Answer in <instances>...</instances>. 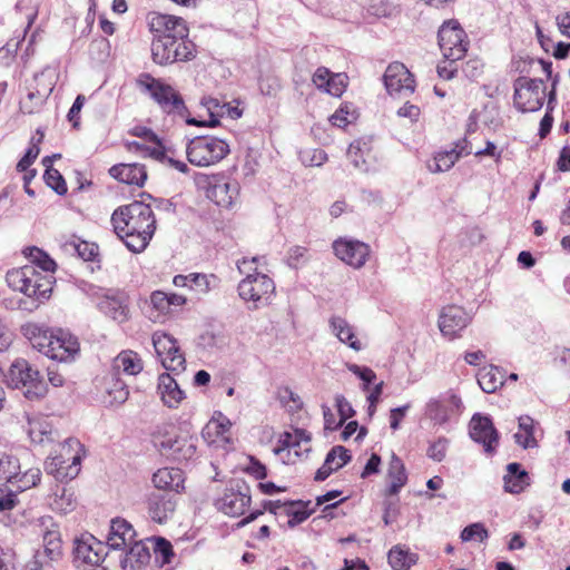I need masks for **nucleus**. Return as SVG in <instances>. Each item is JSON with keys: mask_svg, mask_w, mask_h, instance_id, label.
Wrapping results in <instances>:
<instances>
[{"mask_svg": "<svg viewBox=\"0 0 570 570\" xmlns=\"http://www.w3.org/2000/svg\"><path fill=\"white\" fill-rule=\"evenodd\" d=\"M261 257L243 258L237 261V268L245 277L237 286L240 299L249 309H259L272 303L275 296V283L266 274L257 271Z\"/></svg>", "mask_w": 570, "mask_h": 570, "instance_id": "f03ea898", "label": "nucleus"}, {"mask_svg": "<svg viewBox=\"0 0 570 570\" xmlns=\"http://www.w3.org/2000/svg\"><path fill=\"white\" fill-rule=\"evenodd\" d=\"M198 439L187 431H176L171 425H164L153 434V443L158 451L175 461L183 462L196 456Z\"/></svg>", "mask_w": 570, "mask_h": 570, "instance_id": "39448f33", "label": "nucleus"}, {"mask_svg": "<svg viewBox=\"0 0 570 570\" xmlns=\"http://www.w3.org/2000/svg\"><path fill=\"white\" fill-rule=\"evenodd\" d=\"M147 512L154 522L166 523L175 513L177 501L174 495L150 493L146 500Z\"/></svg>", "mask_w": 570, "mask_h": 570, "instance_id": "5701e85b", "label": "nucleus"}, {"mask_svg": "<svg viewBox=\"0 0 570 570\" xmlns=\"http://www.w3.org/2000/svg\"><path fill=\"white\" fill-rule=\"evenodd\" d=\"M52 90L53 83L51 81H49L48 85L43 87V90H31L27 98L21 101V110L28 115L35 114L39 108L43 106Z\"/></svg>", "mask_w": 570, "mask_h": 570, "instance_id": "ea45409f", "label": "nucleus"}, {"mask_svg": "<svg viewBox=\"0 0 570 570\" xmlns=\"http://www.w3.org/2000/svg\"><path fill=\"white\" fill-rule=\"evenodd\" d=\"M8 383L12 389L20 390L28 400H39L47 394V383L39 371L26 360L14 361L8 373Z\"/></svg>", "mask_w": 570, "mask_h": 570, "instance_id": "0eeeda50", "label": "nucleus"}, {"mask_svg": "<svg viewBox=\"0 0 570 570\" xmlns=\"http://www.w3.org/2000/svg\"><path fill=\"white\" fill-rule=\"evenodd\" d=\"M82 456L81 443L77 439L69 438L59 444L53 454L47 458L45 471L58 482L72 480L80 472Z\"/></svg>", "mask_w": 570, "mask_h": 570, "instance_id": "20e7f679", "label": "nucleus"}, {"mask_svg": "<svg viewBox=\"0 0 570 570\" xmlns=\"http://www.w3.org/2000/svg\"><path fill=\"white\" fill-rule=\"evenodd\" d=\"M202 105L207 110L208 120L190 117L186 118V124L199 127H216L219 125V119L225 116L226 102H220L218 99L213 97H205L202 99Z\"/></svg>", "mask_w": 570, "mask_h": 570, "instance_id": "c756f323", "label": "nucleus"}, {"mask_svg": "<svg viewBox=\"0 0 570 570\" xmlns=\"http://www.w3.org/2000/svg\"><path fill=\"white\" fill-rule=\"evenodd\" d=\"M307 249L302 246H293L289 248L286 263L292 268H297L306 262Z\"/></svg>", "mask_w": 570, "mask_h": 570, "instance_id": "e2e57ef3", "label": "nucleus"}, {"mask_svg": "<svg viewBox=\"0 0 570 570\" xmlns=\"http://www.w3.org/2000/svg\"><path fill=\"white\" fill-rule=\"evenodd\" d=\"M460 154L455 149L438 153L432 163L428 165L431 173H443L450 170L459 160Z\"/></svg>", "mask_w": 570, "mask_h": 570, "instance_id": "de8ad7c7", "label": "nucleus"}, {"mask_svg": "<svg viewBox=\"0 0 570 570\" xmlns=\"http://www.w3.org/2000/svg\"><path fill=\"white\" fill-rule=\"evenodd\" d=\"M488 537H489L488 530L480 522L472 523V524L465 527L462 530L461 535H460V538L463 542H468L471 540H478L480 542H483L484 540L488 539Z\"/></svg>", "mask_w": 570, "mask_h": 570, "instance_id": "6e6d98bb", "label": "nucleus"}, {"mask_svg": "<svg viewBox=\"0 0 570 570\" xmlns=\"http://www.w3.org/2000/svg\"><path fill=\"white\" fill-rule=\"evenodd\" d=\"M21 333L36 350L46 355V350L52 345L56 330L43 327L37 323H27L21 326Z\"/></svg>", "mask_w": 570, "mask_h": 570, "instance_id": "a878e982", "label": "nucleus"}, {"mask_svg": "<svg viewBox=\"0 0 570 570\" xmlns=\"http://www.w3.org/2000/svg\"><path fill=\"white\" fill-rule=\"evenodd\" d=\"M28 256L30 257V261L39 266L42 272H53L56 268V263L52 258L49 257L45 252L41 249L33 247L29 249Z\"/></svg>", "mask_w": 570, "mask_h": 570, "instance_id": "4d7b16f0", "label": "nucleus"}, {"mask_svg": "<svg viewBox=\"0 0 570 570\" xmlns=\"http://www.w3.org/2000/svg\"><path fill=\"white\" fill-rule=\"evenodd\" d=\"M109 174L128 185L142 186L147 179L145 166L137 163L114 165L109 169Z\"/></svg>", "mask_w": 570, "mask_h": 570, "instance_id": "bb28decb", "label": "nucleus"}, {"mask_svg": "<svg viewBox=\"0 0 570 570\" xmlns=\"http://www.w3.org/2000/svg\"><path fill=\"white\" fill-rule=\"evenodd\" d=\"M387 559L394 570H407L416 562L417 557L409 550L396 546L390 550Z\"/></svg>", "mask_w": 570, "mask_h": 570, "instance_id": "a18cd8bd", "label": "nucleus"}, {"mask_svg": "<svg viewBox=\"0 0 570 570\" xmlns=\"http://www.w3.org/2000/svg\"><path fill=\"white\" fill-rule=\"evenodd\" d=\"M534 421L532 417L524 415L519 417V431L514 434L515 442L523 449H532L538 446L534 436Z\"/></svg>", "mask_w": 570, "mask_h": 570, "instance_id": "58836bf2", "label": "nucleus"}, {"mask_svg": "<svg viewBox=\"0 0 570 570\" xmlns=\"http://www.w3.org/2000/svg\"><path fill=\"white\" fill-rule=\"evenodd\" d=\"M43 554L50 560H58L61 556V540L58 530H48L43 534Z\"/></svg>", "mask_w": 570, "mask_h": 570, "instance_id": "3c124183", "label": "nucleus"}, {"mask_svg": "<svg viewBox=\"0 0 570 570\" xmlns=\"http://www.w3.org/2000/svg\"><path fill=\"white\" fill-rule=\"evenodd\" d=\"M507 492L518 494L530 485V476L521 464L513 462L507 465V474L503 476Z\"/></svg>", "mask_w": 570, "mask_h": 570, "instance_id": "473e14b6", "label": "nucleus"}, {"mask_svg": "<svg viewBox=\"0 0 570 570\" xmlns=\"http://www.w3.org/2000/svg\"><path fill=\"white\" fill-rule=\"evenodd\" d=\"M108 404L111 406H118L124 404L128 396L129 391L125 382L119 379H112L107 386Z\"/></svg>", "mask_w": 570, "mask_h": 570, "instance_id": "8fccbe9b", "label": "nucleus"}, {"mask_svg": "<svg viewBox=\"0 0 570 570\" xmlns=\"http://www.w3.org/2000/svg\"><path fill=\"white\" fill-rule=\"evenodd\" d=\"M387 476L391 479V484L387 489L389 494H397L402 487L407 481L404 464L402 460L394 453H392L391 461L389 464Z\"/></svg>", "mask_w": 570, "mask_h": 570, "instance_id": "e433bc0d", "label": "nucleus"}, {"mask_svg": "<svg viewBox=\"0 0 570 570\" xmlns=\"http://www.w3.org/2000/svg\"><path fill=\"white\" fill-rule=\"evenodd\" d=\"M40 148L36 144L27 149L24 156L17 164L18 171H27L30 165L37 159Z\"/></svg>", "mask_w": 570, "mask_h": 570, "instance_id": "774afa93", "label": "nucleus"}, {"mask_svg": "<svg viewBox=\"0 0 570 570\" xmlns=\"http://www.w3.org/2000/svg\"><path fill=\"white\" fill-rule=\"evenodd\" d=\"M151 481L158 490L180 493L184 490L185 476L180 469L163 468L153 474Z\"/></svg>", "mask_w": 570, "mask_h": 570, "instance_id": "393cba45", "label": "nucleus"}, {"mask_svg": "<svg viewBox=\"0 0 570 570\" xmlns=\"http://www.w3.org/2000/svg\"><path fill=\"white\" fill-rule=\"evenodd\" d=\"M41 479V471L38 468H32L26 471L24 473L18 474L17 479H13V482H11L13 485H16L17 490L19 491H26L32 487H36Z\"/></svg>", "mask_w": 570, "mask_h": 570, "instance_id": "864d4df0", "label": "nucleus"}, {"mask_svg": "<svg viewBox=\"0 0 570 570\" xmlns=\"http://www.w3.org/2000/svg\"><path fill=\"white\" fill-rule=\"evenodd\" d=\"M135 540L136 531L127 520L115 518L110 521L106 548L120 550L130 546Z\"/></svg>", "mask_w": 570, "mask_h": 570, "instance_id": "b1692460", "label": "nucleus"}, {"mask_svg": "<svg viewBox=\"0 0 570 570\" xmlns=\"http://www.w3.org/2000/svg\"><path fill=\"white\" fill-rule=\"evenodd\" d=\"M250 504V491L245 482H236L226 488L216 500V508L230 517H240Z\"/></svg>", "mask_w": 570, "mask_h": 570, "instance_id": "4468645a", "label": "nucleus"}, {"mask_svg": "<svg viewBox=\"0 0 570 570\" xmlns=\"http://www.w3.org/2000/svg\"><path fill=\"white\" fill-rule=\"evenodd\" d=\"M116 235L132 253H141L156 230V218L150 205L132 202L118 207L111 215Z\"/></svg>", "mask_w": 570, "mask_h": 570, "instance_id": "f257e3e1", "label": "nucleus"}, {"mask_svg": "<svg viewBox=\"0 0 570 570\" xmlns=\"http://www.w3.org/2000/svg\"><path fill=\"white\" fill-rule=\"evenodd\" d=\"M384 83L391 95H410L414 91V79L401 62L389 65L384 73Z\"/></svg>", "mask_w": 570, "mask_h": 570, "instance_id": "a211bd4d", "label": "nucleus"}, {"mask_svg": "<svg viewBox=\"0 0 570 570\" xmlns=\"http://www.w3.org/2000/svg\"><path fill=\"white\" fill-rule=\"evenodd\" d=\"M49 505L53 511L67 514L76 509L77 502L72 491L56 485L55 492L49 497Z\"/></svg>", "mask_w": 570, "mask_h": 570, "instance_id": "c9c22d12", "label": "nucleus"}, {"mask_svg": "<svg viewBox=\"0 0 570 570\" xmlns=\"http://www.w3.org/2000/svg\"><path fill=\"white\" fill-rule=\"evenodd\" d=\"M462 405V401L455 394L441 395L431 399L425 405V415L434 424L442 425L446 423L451 415L456 413Z\"/></svg>", "mask_w": 570, "mask_h": 570, "instance_id": "6ab92c4d", "label": "nucleus"}, {"mask_svg": "<svg viewBox=\"0 0 570 570\" xmlns=\"http://www.w3.org/2000/svg\"><path fill=\"white\" fill-rule=\"evenodd\" d=\"M478 383L483 392L493 393L503 385V373L497 366L483 367L478 373Z\"/></svg>", "mask_w": 570, "mask_h": 570, "instance_id": "4c0bfd02", "label": "nucleus"}, {"mask_svg": "<svg viewBox=\"0 0 570 570\" xmlns=\"http://www.w3.org/2000/svg\"><path fill=\"white\" fill-rule=\"evenodd\" d=\"M370 144L365 140L353 141L347 149V158L356 169L368 170L366 158L370 155Z\"/></svg>", "mask_w": 570, "mask_h": 570, "instance_id": "79ce46f5", "label": "nucleus"}, {"mask_svg": "<svg viewBox=\"0 0 570 570\" xmlns=\"http://www.w3.org/2000/svg\"><path fill=\"white\" fill-rule=\"evenodd\" d=\"M153 542L156 562L163 567L171 562L174 551L170 542L164 538H155Z\"/></svg>", "mask_w": 570, "mask_h": 570, "instance_id": "603ef678", "label": "nucleus"}, {"mask_svg": "<svg viewBox=\"0 0 570 570\" xmlns=\"http://www.w3.org/2000/svg\"><path fill=\"white\" fill-rule=\"evenodd\" d=\"M330 326L332 333L340 340V342L346 344L354 351H361L362 344L356 338L355 332L352 325L341 316H333L330 320Z\"/></svg>", "mask_w": 570, "mask_h": 570, "instance_id": "72a5a7b5", "label": "nucleus"}, {"mask_svg": "<svg viewBox=\"0 0 570 570\" xmlns=\"http://www.w3.org/2000/svg\"><path fill=\"white\" fill-rule=\"evenodd\" d=\"M335 256L355 269L362 268L370 256V246L361 240L341 237L333 243Z\"/></svg>", "mask_w": 570, "mask_h": 570, "instance_id": "dca6fc26", "label": "nucleus"}, {"mask_svg": "<svg viewBox=\"0 0 570 570\" xmlns=\"http://www.w3.org/2000/svg\"><path fill=\"white\" fill-rule=\"evenodd\" d=\"M346 88V76L342 73L332 75L326 92L340 97Z\"/></svg>", "mask_w": 570, "mask_h": 570, "instance_id": "69168bd1", "label": "nucleus"}, {"mask_svg": "<svg viewBox=\"0 0 570 570\" xmlns=\"http://www.w3.org/2000/svg\"><path fill=\"white\" fill-rule=\"evenodd\" d=\"M150 30L155 37H168L180 41L188 39V28L183 18L154 13L149 18Z\"/></svg>", "mask_w": 570, "mask_h": 570, "instance_id": "f3484780", "label": "nucleus"}, {"mask_svg": "<svg viewBox=\"0 0 570 570\" xmlns=\"http://www.w3.org/2000/svg\"><path fill=\"white\" fill-rule=\"evenodd\" d=\"M150 304L161 315H167L170 313L166 292H163V291L153 292L150 295Z\"/></svg>", "mask_w": 570, "mask_h": 570, "instance_id": "0e129e2a", "label": "nucleus"}, {"mask_svg": "<svg viewBox=\"0 0 570 570\" xmlns=\"http://www.w3.org/2000/svg\"><path fill=\"white\" fill-rule=\"evenodd\" d=\"M229 154V145L214 136L191 139L186 147L188 161L197 167H209L223 160Z\"/></svg>", "mask_w": 570, "mask_h": 570, "instance_id": "6e6552de", "label": "nucleus"}, {"mask_svg": "<svg viewBox=\"0 0 570 570\" xmlns=\"http://www.w3.org/2000/svg\"><path fill=\"white\" fill-rule=\"evenodd\" d=\"M294 502L282 503L281 501H269L265 505V509L274 514H277L281 509H284L285 512L291 517L288 520V525L293 528L296 524L304 522L309 517V512L306 510H294Z\"/></svg>", "mask_w": 570, "mask_h": 570, "instance_id": "c03bdc74", "label": "nucleus"}, {"mask_svg": "<svg viewBox=\"0 0 570 570\" xmlns=\"http://www.w3.org/2000/svg\"><path fill=\"white\" fill-rule=\"evenodd\" d=\"M78 352L79 342L77 337L69 332L58 328L56 330L52 345L46 350V356L59 362H69L75 358Z\"/></svg>", "mask_w": 570, "mask_h": 570, "instance_id": "4be33fe9", "label": "nucleus"}, {"mask_svg": "<svg viewBox=\"0 0 570 570\" xmlns=\"http://www.w3.org/2000/svg\"><path fill=\"white\" fill-rule=\"evenodd\" d=\"M439 46L448 61H456L465 56L468 41L458 21L444 22L439 29Z\"/></svg>", "mask_w": 570, "mask_h": 570, "instance_id": "f8f14e48", "label": "nucleus"}, {"mask_svg": "<svg viewBox=\"0 0 570 570\" xmlns=\"http://www.w3.org/2000/svg\"><path fill=\"white\" fill-rule=\"evenodd\" d=\"M43 179L46 184L53 189L58 195L67 193V185L62 175L57 169H46Z\"/></svg>", "mask_w": 570, "mask_h": 570, "instance_id": "13d9d810", "label": "nucleus"}, {"mask_svg": "<svg viewBox=\"0 0 570 570\" xmlns=\"http://www.w3.org/2000/svg\"><path fill=\"white\" fill-rule=\"evenodd\" d=\"M546 85L542 79L519 77L514 81L513 100L522 112H533L543 106Z\"/></svg>", "mask_w": 570, "mask_h": 570, "instance_id": "1a4fd4ad", "label": "nucleus"}, {"mask_svg": "<svg viewBox=\"0 0 570 570\" xmlns=\"http://www.w3.org/2000/svg\"><path fill=\"white\" fill-rule=\"evenodd\" d=\"M351 454L348 450H346L342 445H335L327 453L324 464L316 471L315 480L324 481L326 480L333 471H336L344 466L351 460Z\"/></svg>", "mask_w": 570, "mask_h": 570, "instance_id": "cd10ccee", "label": "nucleus"}, {"mask_svg": "<svg viewBox=\"0 0 570 570\" xmlns=\"http://www.w3.org/2000/svg\"><path fill=\"white\" fill-rule=\"evenodd\" d=\"M471 317L465 309L458 305H449L442 308L439 316L441 333L450 338L456 336L470 323Z\"/></svg>", "mask_w": 570, "mask_h": 570, "instance_id": "412c9836", "label": "nucleus"}, {"mask_svg": "<svg viewBox=\"0 0 570 570\" xmlns=\"http://www.w3.org/2000/svg\"><path fill=\"white\" fill-rule=\"evenodd\" d=\"M6 281L13 291L33 299L29 309L37 308L40 303L50 297L52 292V276L37 271L31 265L9 271Z\"/></svg>", "mask_w": 570, "mask_h": 570, "instance_id": "7ed1b4c3", "label": "nucleus"}, {"mask_svg": "<svg viewBox=\"0 0 570 570\" xmlns=\"http://www.w3.org/2000/svg\"><path fill=\"white\" fill-rule=\"evenodd\" d=\"M150 157L158 159L160 161L169 164L173 168L177 169L180 173H188L189 168L188 166L180 160H175L171 157H168L164 150H161L159 147H154L153 151L150 153Z\"/></svg>", "mask_w": 570, "mask_h": 570, "instance_id": "052dcab7", "label": "nucleus"}, {"mask_svg": "<svg viewBox=\"0 0 570 570\" xmlns=\"http://www.w3.org/2000/svg\"><path fill=\"white\" fill-rule=\"evenodd\" d=\"M20 470V462L14 455L0 452V480L13 482L17 479Z\"/></svg>", "mask_w": 570, "mask_h": 570, "instance_id": "09e8293b", "label": "nucleus"}, {"mask_svg": "<svg viewBox=\"0 0 570 570\" xmlns=\"http://www.w3.org/2000/svg\"><path fill=\"white\" fill-rule=\"evenodd\" d=\"M195 45L191 40H176L168 37H155L151 42L153 60L158 65H168L193 57Z\"/></svg>", "mask_w": 570, "mask_h": 570, "instance_id": "9d476101", "label": "nucleus"}, {"mask_svg": "<svg viewBox=\"0 0 570 570\" xmlns=\"http://www.w3.org/2000/svg\"><path fill=\"white\" fill-rule=\"evenodd\" d=\"M75 252L78 254L79 257H81L83 261H95V258L98 255V247L92 244L85 240H79L73 245Z\"/></svg>", "mask_w": 570, "mask_h": 570, "instance_id": "680f3d73", "label": "nucleus"}, {"mask_svg": "<svg viewBox=\"0 0 570 570\" xmlns=\"http://www.w3.org/2000/svg\"><path fill=\"white\" fill-rule=\"evenodd\" d=\"M469 428L471 439L482 443L487 453H493L498 445L499 434L491 419L476 413L472 416Z\"/></svg>", "mask_w": 570, "mask_h": 570, "instance_id": "aec40b11", "label": "nucleus"}, {"mask_svg": "<svg viewBox=\"0 0 570 570\" xmlns=\"http://www.w3.org/2000/svg\"><path fill=\"white\" fill-rule=\"evenodd\" d=\"M219 279L214 274L191 273L190 288L199 295H206L218 287Z\"/></svg>", "mask_w": 570, "mask_h": 570, "instance_id": "49530a36", "label": "nucleus"}, {"mask_svg": "<svg viewBox=\"0 0 570 570\" xmlns=\"http://www.w3.org/2000/svg\"><path fill=\"white\" fill-rule=\"evenodd\" d=\"M127 548H129V550L120 560V566L124 570H139L142 566L148 563L150 552L141 540H135Z\"/></svg>", "mask_w": 570, "mask_h": 570, "instance_id": "2f4dec72", "label": "nucleus"}, {"mask_svg": "<svg viewBox=\"0 0 570 570\" xmlns=\"http://www.w3.org/2000/svg\"><path fill=\"white\" fill-rule=\"evenodd\" d=\"M137 85L157 102L164 112L179 117L185 121L186 118H190L181 95L170 85L164 83L147 73L138 78Z\"/></svg>", "mask_w": 570, "mask_h": 570, "instance_id": "423d86ee", "label": "nucleus"}, {"mask_svg": "<svg viewBox=\"0 0 570 570\" xmlns=\"http://www.w3.org/2000/svg\"><path fill=\"white\" fill-rule=\"evenodd\" d=\"M239 194L237 181H219L208 189V197L220 207H230Z\"/></svg>", "mask_w": 570, "mask_h": 570, "instance_id": "7c9ffc66", "label": "nucleus"}, {"mask_svg": "<svg viewBox=\"0 0 570 570\" xmlns=\"http://www.w3.org/2000/svg\"><path fill=\"white\" fill-rule=\"evenodd\" d=\"M157 391L163 403L170 409L178 407L185 399L184 391L180 390L175 379L167 373L159 375Z\"/></svg>", "mask_w": 570, "mask_h": 570, "instance_id": "c85d7f7f", "label": "nucleus"}, {"mask_svg": "<svg viewBox=\"0 0 570 570\" xmlns=\"http://www.w3.org/2000/svg\"><path fill=\"white\" fill-rule=\"evenodd\" d=\"M73 556L77 568L82 570L101 568L107 556L106 546L91 534H86L76 540Z\"/></svg>", "mask_w": 570, "mask_h": 570, "instance_id": "ddd939ff", "label": "nucleus"}, {"mask_svg": "<svg viewBox=\"0 0 570 570\" xmlns=\"http://www.w3.org/2000/svg\"><path fill=\"white\" fill-rule=\"evenodd\" d=\"M28 434L30 440L38 444L53 440L51 425L41 417L28 419Z\"/></svg>", "mask_w": 570, "mask_h": 570, "instance_id": "37998d69", "label": "nucleus"}, {"mask_svg": "<svg viewBox=\"0 0 570 570\" xmlns=\"http://www.w3.org/2000/svg\"><path fill=\"white\" fill-rule=\"evenodd\" d=\"M100 309L118 323L128 320V306L124 299L118 297H106L99 303Z\"/></svg>", "mask_w": 570, "mask_h": 570, "instance_id": "a19ab883", "label": "nucleus"}, {"mask_svg": "<svg viewBox=\"0 0 570 570\" xmlns=\"http://www.w3.org/2000/svg\"><path fill=\"white\" fill-rule=\"evenodd\" d=\"M311 451V434L305 430L295 429L292 432H284L278 439V444L274 449L283 463L292 464L302 459Z\"/></svg>", "mask_w": 570, "mask_h": 570, "instance_id": "9b49d317", "label": "nucleus"}, {"mask_svg": "<svg viewBox=\"0 0 570 570\" xmlns=\"http://www.w3.org/2000/svg\"><path fill=\"white\" fill-rule=\"evenodd\" d=\"M153 345L167 371L179 372L185 370V356L173 336L164 332H156L153 335Z\"/></svg>", "mask_w": 570, "mask_h": 570, "instance_id": "2eb2a0df", "label": "nucleus"}, {"mask_svg": "<svg viewBox=\"0 0 570 570\" xmlns=\"http://www.w3.org/2000/svg\"><path fill=\"white\" fill-rule=\"evenodd\" d=\"M357 118L356 111L352 105L345 104L340 107L334 115L331 116V122L338 127L344 128Z\"/></svg>", "mask_w": 570, "mask_h": 570, "instance_id": "5fc2aeb1", "label": "nucleus"}, {"mask_svg": "<svg viewBox=\"0 0 570 570\" xmlns=\"http://www.w3.org/2000/svg\"><path fill=\"white\" fill-rule=\"evenodd\" d=\"M446 450L448 440L439 439L429 446L428 456L433 461L441 462L445 458Z\"/></svg>", "mask_w": 570, "mask_h": 570, "instance_id": "338daca9", "label": "nucleus"}, {"mask_svg": "<svg viewBox=\"0 0 570 570\" xmlns=\"http://www.w3.org/2000/svg\"><path fill=\"white\" fill-rule=\"evenodd\" d=\"M112 368L127 375H137L142 371L144 363L138 353L125 350L114 358Z\"/></svg>", "mask_w": 570, "mask_h": 570, "instance_id": "f704fd0d", "label": "nucleus"}, {"mask_svg": "<svg viewBox=\"0 0 570 570\" xmlns=\"http://www.w3.org/2000/svg\"><path fill=\"white\" fill-rule=\"evenodd\" d=\"M348 371L356 375L360 380L363 381V390H367L368 385L373 383L376 379L375 372L366 366H360L357 364H350L347 366Z\"/></svg>", "mask_w": 570, "mask_h": 570, "instance_id": "bf43d9fd", "label": "nucleus"}]
</instances>
